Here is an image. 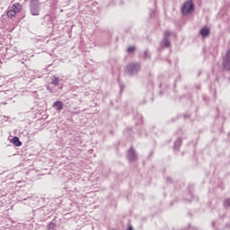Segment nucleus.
<instances>
[{
  "label": "nucleus",
  "instance_id": "423d86ee",
  "mask_svg": "<svg viewBox=\"0 0 230 230\" xmlns=\"http://www.w3.org/2000/svg\"><path fill=\"white\" fill-rule=\"evenodd\" d=\"M52 107L58 111V112H60V111H62L64 109V102H62V101H58L55 102L52 105Z\"/></svg>",
  "mask_w": 230,
  "mask_h": 230
},
{
  "label": "nucleus",
  "instance_id": "4468645a",
  "mask_svg": "<svg viewBox=\"0 0 230 230\" xmlns=\"http://www.w3.org/2000/svg\"><path fill=\"white\" fill-rule=\"evenodd\" d=\"M52 85H58L59 84V80L57 76L54 75V79L51 82Z\"/></svg>",
  "mask_w": 230,
  "mask_h": 230
},
{
  "label": "nucleus",
  "instance_id": "ddd939ff",
  "mask_svg": "<svg viewBox=\"0 0 230 230\" xmlns=\"http://www.w3.org/2000/svg\"><path fill=\"white\" fill-rule=\"evenodd\" d=\"M56 225L53 222H50L48 226H47V229L48 230H55Z\"/></svg>",
  "mask_w": 230,
  "mask_h": 230
},
{
  "label": "nucleus",
  "instance_id": "39448f33",
  "mask_svg": "<svg viewBox=\"0 0 230 230\" xmlns=\"http://www.w3.org/2000/svg\"><path fill=\"white\" fill-rule=\"evenodd\" d=\"M128 161H136L137 159V155H136V151L133 148L128 151Z\"/></svg>",
  "mask_w": 230,
  "mask_h": 230
},
{
  "label": "nucleus",
  "instance_id": "9d476101",
  "mask_svg": "<svg viewBox=\"0 0 230 230\" xmlns=\"http://www.w3.org/2000/svg\"><path fill=\"white\" fill-rule=\"evenodd\" d=\"M182 145V138H178L174 143V148H180Z\"/></svg>",
  "mask_w": 230,
  "mask_h": 230
},
{
  "label": "nucleus",
  "instance_id": "7ed1b4c3",
  "mask_svg": "<svg viewBox=\"0 0 230 230\" xmlns=\"http://www.w3.org/2000/svg\"><path fill=\"white\" fill-rule=\"evenodd\" d=\"M141 70V66L138 63H130L126 66V71L128 75H136Z\"/></svg>",
  "mask_w": 230,
  "mask_h": 230
},
{
  "label": "nucleus",
  "instance_id": "9b49d317",
  "mask_svg": "<svg viewBox=\"0 0 230 230\" xmlns=\"http://www.w3.org/2000/svg\"><path fill=\"white\" fill-rule=\"evenodd\" d=\"M162 46H164L165 48H170V40H168V38H164L162 42Z\"/></svg>",
  "mask_w": 230,
  "mask_h": 230
},
{
  "label": "nucleus",
  "instance_id": "2eb2a0df",
  "mask_svg": "<svg viewBox=\"0 0 230 230\" xmlns=\"http://www.w3.org/2000/svg\"><path fill=\"white\" fill-rule=\"evenodd\" d=\"M224 206H225V208H230V199H229L225 200Z\"/></svg>",
  "mask_w": 230,
  "mask_h": 230
},
{
  "label": "nucleus",
  "instance_id": "0eeeda50",
  "mask_svg": "<svg viewBox=\"0 0 230 230\" xmlns=\"http://www.w3.org/2000/svg\"><path fill=\"white\" fill-rule=\"evenodd\" d=\"M200 35L201 37H208L209 35V28L208 27H204L200 30Z\"/></svg>",
  "mask_w": 230,
  "mask_h": 230
},
{
  "label": "nucleus",
  "instance_id": "a211bd4d",
  "mask_svg": "<svg viewBox=\"0 0 230 230\" xmlns=\"http://www.w3.org/2000/svg\"><path fill=\"white\" fill-rule=\"evenodd\" d=\"M170 35H172V32L170 31H165L164 39H168V37H170Z\"/></svg>",
  "mask_w": 230,
  "mask_h": 230
},
{
  "label": "nucleus",
  "instance_id": "f8f14e48",
  "mask_svg": "<svg viewBox=\"0 0 230 230\" xmlns=\"http://www.w3.org/2000/svg\"><path fill=\"white\" fill-rule=\"evenodd\" d=\"M15 15H17V13L13 11V9H11L10 11L7 12V17H10L11 19H12V17H15Z\"/></svg>",
  "mask_w": 230,
  "mask_h": 230
},
{
  "label": "nucleus",
  "instance_id": "1a4fd4ad",
  "mask_svg": "<svg viewBox=\"0 0 230 230\" xmlns=\"http://www.w3.org/2000/svg\"><path fill=\"white\" fill-rule=\"evenodd\" d=\"M12 143L13 145H14L15 146H21V145H22V142H21V140H19V138L17 137H13L12 139Z\"/></svg>",
  "mask_w": 230,
  "mask_h": 230
},
{
  "label": "nucleus",
  "instance_id": "f3484780",
  "mask_svg": "<svg viewBox=\"0 0 230 230\" xmlns=\"http://www.w3.org/2000/svg\"><path fill=\"white\" fill-rule=\"evenodd\" d=\"M143 58H150V53L147 50L144 52Z\"/></svg>",
  "mask_w": 230,
  "mask_h": 230
},
{
  "label": "nucleus",
  "instance_id": "20e7f679",
  "mask_svg": "<svg viewBox=\"0 0 230 230\" xmlns=\"http://www.w3.org/2000/svg\"><path fill=\"white\" fill-rule=\"evenodd\" d=\"M223 67L226 71H230V49L227 50L226 56L223 58Z\"/></svg>",
  "mask_w": 230,
  "mask_h": 230
},
{
  "label": "nucleus",
  "instance_id": "6e6552de",
  "mask_svg": "<svg viewBox=\"0 0 230 230\" xmlns=\"http://www.w3.org/2000/svg\"><path fill=\"white\" fill-rule=\"evenodd\" d=\"M21 10H22L21 4H13V7H12L13 12H15V13H19V12H21Z\"/></svg>",
  "mask_w": 230,
  "mask_h": 230
},
{
  "label": "nucleus",
  "instance_id": "f257e3e1",
  "mask_svg": "<svg viewBox=\"0 0 230 230\" xmlns=\"http://www.w3.org/2000/svg\"><path fill=\"white\" fill-rule=\"evenodd\" d=\"M29 8L31 15H40V1L31 0L29 4Z\"/></svg>",
  "mask_w": 230,
  "mask_h": 230
},
{
  "label": "nucleus",
  "instance_id": "dca6fc26",
  "mask_svg": "<svg viewBox=\"0 0 230 230\" xmlns=\"http://www.w3.org/2000/svg\"><path fill=\"white\" fill-rule=\"evenodd\" d=\"M136 50V47L132 46L128 49V53H134Z\"/></svg>",
  "mask_w": 230,
  "mask_h": 230
},
{
  "label": "nucleus",
  "instance_id": "f03ea898",
  "mask_svg": "<svg viewBox=\"0 0 230 230\" xmlns=\"http://www.w3.org/2000/svg\"><path fill=\"white\" fill-rule=\"evenodd\" d=\"M193 10H195V4H193V1L189 0L183 4L181 13L183 15H188V13H191Z\"/></svg>",
  "mask_w": 230,
  "mask_h": 230
}]
</instances>
